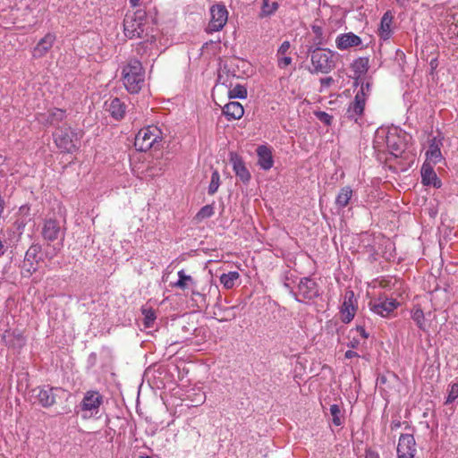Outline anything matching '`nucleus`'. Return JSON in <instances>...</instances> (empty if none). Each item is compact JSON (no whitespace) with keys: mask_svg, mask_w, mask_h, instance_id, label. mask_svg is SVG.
Instances as JSON below:
<instances>
[{"mask_svg":"<svg viewBox=\"0 0 458 458\" xmlns=\"http://www.w3.org/2000/svg\"><path fill=\"white\" fill-rule=\"evenodd\" d=\"M334 83V79L332 77H326L320 79V84L322 88H328Z\"/></svg>","mask_w":458,"mask_h":458,"instance_id":"obj_46","label":"nucleus"},{"mask_svg":"<svg viewBox=\"0 0 458 458\" xmlns=\"http://www.w3.org/2000/svg\"><path fill=\"white\" fill-rule=\"evenodd\" d=\"M411 318L420 329L425 330V316L423 310L420 308H417L412 310Z\"/></svg>","mask_w":458,"mask_h":458,"instance_id":"obj_35","label":"nucleus"},{"mask_svg":"<svg viewBox=\"0 0 458 458\" xmlns=\"http://www.w3.org/2000/svg\"><path fill=\"white\" fill-rule=\"evenodd\" d=\"M356 310L357 300L355 298L354 293L352 290H347L344 293V299L341 305V320L345 324L350 323L353 319L356 314Z\"/></svg>","mask_w":458,"mask_h":458,"instance_id":"obj_13","label":"nucleus"},{"mask_svg":"<svg viewBox=\"0 0 458 458\" xmlns=\"http://www.w3.org/2000/svg\"><path fill=\"white\" fill-rule=\"evenodd\" d=\"M386 146L390 153L395 157H400L404 150L403 142L395 135L386 137Z\"/></svg>","mask_w":458,"mask_h":458,"instance_id":"obj_28","label":"nucleus"},{"mask_svg":"<svg viewBox=\"0 0 458 458\" xmlns=\"http://www.w3.org/2000/svg\"><path fill=\"white\" fill-rule=\"evenodd\" d=\"M27 266H28L27 271L30 274H32L33 272H35L37 270V268L33 265H32V267L30 266V263H28Z\"/></svg>","mask_w":458,"mask_h":458,"instance_id":"obj_53","label":"nucleus"},{"mask_svg":"<svg viewBox=\"0 0 458 458\" xmlns=\"http://www.w3.org/2000/svg\"><path fill=\"white\" fill-rule=\"evenodd\" d=\"M214 215L213 205H206L202 207L195 216L197 221H202L206 218H209Z\"/></svg>","mask_w":458,"mask_h":458,"instance_id":"obj_36","label":"nucleus"},{"mask_svg":"<svg viewBox=\"0 0 458 458\" xmlns=\"http://www.w3.org/2000/svg\"><path fill=\"white\" fill-rule=\"evenodd\" d=\"M429 65L431 67V71L433 72L437 67V60L434 58L430 61Z\"/></svg>","mask_w":458,"mask_h":458,"instance_id":"obj_52","label":"nucleus"},{"mask_svg":"<svg viewBox=\"0 0 458 458\" xmlns=\"http://www.w3.org/2000/svg\"><path fill=\"white\" fill-rule=\"evenodd\" d=\"M66 234L65 222L63 223L55 218L45 219L42 228L41 236L47 242L59 241L57 250H60L64 245ZM56 250V248H55Z\"/></svg>","mask_w":458,"mask_h":458,"instance_id":"obj_7","label":"nucleus"},{"mask_svg":"<svg viewBox=\"0 0 458 458\" xmlns=\"http://www.w3.org/2000/svg\"><path fill=\"white\" fill-rule=\"evenodd\" d=\"M365 103L366 93H364V89L359 90L354 97V100L347 108L346 117L350 120L357 121L358 117H360L364 112Z\"/></svg>","mask_w":458,"mask_h":458,"instance_id":"obj_15","label":"nucleus"},{"mask_svg":"<svg viewBox=\"0 0 458 458\" xmlns=\"http://www.w3.org/2000/svg\"><path fill=\"white\" fill-rule=\"evenodd\" d=\"M360 83V90L364 89V93H366V97L369 94L371 89V83L369 81H363L362 80H359L358 84Z\"/></svg>","mask_w":458,"mask_h":458,"instance_id":"obj_44","label":"nucleus"},{"mask_svg":"<svg viewBox=\"0 0 458 458\" xmlns=\"http://www.w3.org/2000/svg\"><path fill=\"white\" fill-rule=\"evenodd\" d=\"M369 67V60L368 57H360L355 59L352 64L351 68L354 72L355 84L358 85L359 80L362 75L367 73Z\"/></svg>","mask_w":458,"mask_h":458,"instance_id":"obj_26","label":"nucleus"},{"mask_svg":"<svg viewBox=\"0 0 458 458\" xmlns=\"http://www.w3.org/2000/svg\"><path fill=\"white\" fill-rule=\"evenodd\" d=\"M348 347L350 348H352V349H357L360 345V341L358 339H356L355 337H353L349 343H348Z\"/></svg>","mask_w":458,"mask_h":458,"instance_id":"obj_49","label":"nucleus"},{"mask_svg":"<svg viewBox=\"0 0 458 458\" xmlns=\"http://www.w3.org/2000/svg\"><path fill=\"white\" fill-rule=\"evenodd\" d=\"M230 162L235 175L245 184L250 181V173L246 167L243 160L237 154H231Z\"/></svg>","mask_w":458,"mask_h":458,"instance_id":"obj_19","label":"nucleus"},{"mask_svg":"<svg viewBox=\"0 0 458 458\" xmlns=\"http://www.w3.org/2000/svg\"><path fill=\"white\" fill-rule=\"evenodd\" d=\"M105 109L112 118L120 121L125 116L127 106L119 98H110L105 102Z\"/></svg>","mask_w":458,"mask_h":458,"instance_id":"obj_14","label":"nucleus"},{"mask_svg":"<svg viewBox=\"0 0 458 458\" xmlns=\"http://www.w3.org/2000/svg\"><path fill=\"white\" fill-rule=\"evenodd\" d=\"M443 146V138L439 136L428 137V149L426 151L427 161L437 164L443 159L441 147Z\"/></svg>","mask_w":458,"mask_h":458,"instance_id":"obj_16","label":"nucleus"},{"mask_svg":"<svg viewBox=\"0 0 458 458\" xmlns=\"http://www.w3.org/2000/svg\"><path fill=\"white\" fill-rule=\"evenodd\" d=\"M178 277L177 282L173 284L174 287L185 290L190 285L195 284L194 279L191 276L186 275L183 269L178 271Z\"/></svg>","mask_w":458,"mask_h":458,"instance_id":"obj_30","label":"nucleus"},{"mask_svg":"<svg viewBox=\"0 0 458 458\" xmlns=\"http://www.w3.org/2000/svg\"><path fill=\"white\" fill-rule=\"evenodd\" d=\"M163 140V132L156 125L140 129L135 136L134 146L137 150L145 152L151 148L158 149Z\"/></svg>","mask_w":458,"mask_h":458,"instance_id":"obj_4","label":"nucleus"},{"mask_svg":"<svg viewBox=\"0 0 458 458\" xmlns=\"http://www.w3.org/2000/svg\"><path fill=\"white\" fill-rule=\"evenodd\" d=\"M223 114L229 121L239 120L244 114V109L239 102L232 101L223 107Z\"/></svg>","mask_w":458,"mask_h":458,"instance_id":"obj_25","label":"nucleus"},{"mask_svg":"<svg viewBox=\"0 0 458 458\" xmlns=\"http://www.w3.org/2000/svg\"><path fill=\"white\" fill-rule=\"evenodd\" d=\"M103 403V396L98 391H87L80 403L75 408L77 414L81 413L83 420H89L99 412V408Z\"/></svg>","mask_w":458,"mask_h":458,"instance_id":"obj_6","label":"nucleus"},{"mask_svg":"<svg viewBox=\"0 0 458 458\" xmlns=\"http://www.w3.org/2000/svg\"><path fill=\"white\" fill-rule=\"evenodd\" d=\"M64 390L60 387L42 386L33 390L38 403L45 408L54 405L56 402L58 393H64Z\"/></svg>","mask_w":458,"mask_h":458,"instance_id":"obj_12","label":"nucleus"},{"mask_svg":"<svg viewBox=\"0 0 458 458\" xmlns=\"http://www.w3.org/2000/svg\"><path fill=\"white\" fill-rule=\"evenodd\" d=\"M392 23H393V15L387 11L384 13L380 21V28L378 30V35L380 38L384 40H387L390 38L392 35Z\"/></svg>","mask_w":458,"mask_h":458,"instance_id":"obj_27","label":"nucleus"},{"mask_svg":"<svg viewBox=\"0 0 458 458\" xmlns=\"http://www.w3.org/2000/svg\"><path fill=\"white\" fill-rule=\"evenodd\" d=\"M456 399H458V383H454L450 385V388L448 389V395L445 403L450 404Z\"/></svg>","mask_w":458,"mask_h":458,"instance_id":"obj_40","label":"nucleus"},{"mask_svg":"<svg viewBox=\"0 0 458 458\" xmlns=\"http://www.w3.org/2000/svg\"><path fill=\"white\" fill-rule=\"evenodd\" d=\"M311 30L315 37L310 46H315V47H321V46L325 44L322 27L317 24H313L311 26Z\"/></svg>","mask_w":458,"mask_h":458,"instance_id":"obj_32","label":"nucleus"},{"mask_svg":"<svg viewBox=\"0 0 458 458\" xmlns=\"http://www.w3.org/2000/svg\"><path fill=\"white\" fill-rule=\"evenodd\" d=\"M230 98H241L244 99L247 98L248 91L246 87L241 84H237L228 92Z\"/></svg>","mask_w":458,"mask_h":458,"instance_id":"obj_33","label":"nucleus"},{"mask_svg":"<svg viewBox=\"0 0 458 458\" xmlns=\"http://www.w3.org/2000/svg\"><path fill=\"white\" fill-rule=\"evenodd\" d=\"M365 458H379L378 454L371 449L366 450Z\"/></svg>","mask_w":458,"mask_h":458,"instance_id":"obj_48","label":"nucleus"},{"mask_svg":"<svg viewBox=\"0 0 458 458\" xmlns=\"http://www.w3.org/2000/svg\"><path fill=\"white\" fill-rule=\"evenodd\" d=\"M397 458H414L417 453L416 441L412 434H401L396 448Z\"/></svg>","mask_w":458,"mask_h":458,"instance_id":"obj_11","label":"nucleus"},{"mask_svg":"<svg viewBox=\"0 0 458 458\" xmlns=\"http://www.w3.org/2000/svg\"><path fill=\"white\" fill-rule=\"evenodd\" d=\"M2 341L7 347L20 350L25 346L27 340L22 331L14 329L5 331L2 336Z\"/></svg>","mask_w":458,"mask_h":458,"instance_id":"obj_17","label":"nucleus"},{"mask_svg":"<svg viewBox=\"0 0 458 458\" xmlns=\"http://www.w3.org/2000/svg\"><path fill=\"white\" fill-rule=\"evenodd\" d=\"M55 35L54 33H47L42 38L33 49V57L41 58L46 55L48 51L52 48L54 42L55 41Z\"/></svg>","mask_w":458,"mask_h":458,"instance_id":"obj_21","label":"nucleus"},{"mask_svg":"<svg viewBox=\"0 0 458 458\" xmlns=\"http://www.w3.org/2000/svg\"><path fill=\"white\" fill-rule=\"evenodd\" d=\"M279 4L276 1L271 0H261L260 12L259 13V18H267L275 14L278 10Z\"/></svg>","mask_w":458,"mask_h":458,"instance_id":"obj_29","label":"nucleus"},{"mask_svg":"<svg viewBox=\"0 0 458 458\" xmlns=\"http://www.w3.org/2000/svg\"><path fill=\"white\" fill-rule=\"evenodd\" d=\"M344 357L346 359H352V358H355V357H359V354L356 352L352 351V350H348L345 352Z\"/></svg>","mask_w":458,"mask_h":458,"instance_id":"obj_51","label":"nucleus"},{"mask_svg":"<svg viewBox=\"0 0 458 458\" xmlns=\"http://www.w3.org/2000/svg\"><path fill=\"white\" fill-rule=\"evenodd\" d=\"M142 313L144 315V326L150 327L156 319L155 311L152 309H143Z\"/></svg>","mask_w":458,"mask_h":458,"instance_id":"obj_39","label":"nucleus"},{"mask_svg":"<svg viewBox=\"0 0 458 458\" xmlns=\"http://www.w3.org/2000/svg\"><path fill=\"white\" fill-rule=\"evenodd\" d=\"M192 294H193V295H199V296L203 297V295H201L199 293H198V292H196V291H192Z\"/></svg>","mask_w":458,"mask_h":458,"instance_id":"obj_56","label":"nucleus"},{"mask_svg":"<svg viewBox=\"0 0 458 458\" xmlns=\"http://www.w3.org/2000/svg\"><path fill=\"white\" fill-rule=\"evenodd\" d=\"M225 320H227V318H219V321H225Z\"/></svg>","mask_w":458,"mask_h":458,"instance_id":"obj_58","label":"nucleus"},{"mask_svg":"<svg viewBox=\"0 0 458 458\" xmlns=\"http://www.w3.org/2000/svg\"><path fill=\"white\" fill-rule=\"evenodd\" d=\"M354 192L350 186L341 188L335 197V205L338 210H343L353 202Z\"/></svg>","mask_w":458,"mask_h":458,"instance_id":"obj_23","label":"nucleus"},{"mask_svg":"<svg viewBox=\"0 0 458 458\" xmlns=\"http://www.w3.org/2000/svg\"><path fill=\"white\" fill-rule=\"evenodd\" d=\"M131 6L136 7L139 4L140 0H129Z\"/></svg>","mask_w":458,"mask_h":458,"instance_id":"obj_54","label":"nucleus"},{"mask_svg":"<svg viewBox=\"0 0 458 458\" xmlns=\"http://www.w3.org/2000/svg\"><path fill=\"white\" fill-rule=\"evenodd\" d=\"M360 44L361 38L352 32L340 34L335 39V45L339 50H345L352 47H358Z\"/></svg>","mask_w":458,"mask_h":458,"instance_id":"obj_22","label":"nucleus"},{"mask_svg":"<svg viewBox=\"0 0 458 458\" xmlns=\"http://www.w3.org/2000/svg\"><path fill=\"white\" fill-rule=\"evenodd\" d=\"M316 117L326 125H330L333 121V116L324 111L317 112Z\"/></svg>","mask_w":458,"mask_h":458,"instance_id":"obj_41","label":"nucleus"},{"mask_svg":"<svg viewBox=\"0 0 458 458\" xmlns=\"http://www.w3.org/2000/svg\"><path fill=\"white\" fill-rule=\"evenodd\" d=\"M430 163L431 162L427 161L421 167V182L424 185H432L433 187L438 189L441 187L442 183Z\"/></svg>","mask_w":458,"mask_h":458,"instance_id":"obj_20","label":"nucleus"},{"mask_svg":"<svg viewBox=\"0 0 458 458\" xmlns=\"http://www.w3.org/2000/svg\"><path fill=\"white\" fill-rule=\"evenodd\" d=\"M369 310L381 318H389L394 310L400 306V302L392 297H387L385 293L377 297L371 298L368 303Z\"/></svg>","mask_w":458,"mask_h":458,"instance_id":"obj_8","label":"nucleus"},{"mask_svg":"<svg viewBox=\"0 0 458 458\" xmlns=\"http://www.w3.org/2000/svg\"><path fill=\"white\" fill-rule=\"evenodd\" d=\"M211 19L207 32L212 33L221 30L227 22L228 11L225 4H215L210 8Z\"/></svg>","mask_w":458,"mask_h":458,"instance_id":"obj_10","label":"nucleus"},{"mask_svg":"<svg viewBox=\"0 0 458 458\" xmlns=\"http://www.w3.org/2000/svg\"><path fill=\"white\" fill-rule=\"evenodd\" d=\"M41 122L47 125L61 127L60 123L66 118V111L60 108H51L41 114Z\"/></svg>","mask_w":458,"mask_h":458,"instance_id":"obj_18","label":"nucleus"},{"mask_svg":"<svg viewBox=\"0 0 458 458\" xmlns=\"http://www.w3.org/2000/svg\"><path fill=\"white\" fill-rule=\"evenodd\" d=\"M258 164L263 170H269L274 165L272 150L266 145H260L257 148Z\"/></svg>","mask_w":458,"mask_h":458,"instance_id":"obj_24","label":"nucleus"},{"mask_svg":"<svg viewBox=\"0 0 458 458\" xmlns=\"http://www.w3.org/2000/svg\"><path fill=\"white\" fill-rule=\"evenodd\" d=\"M355 330L362 338L367 339L369 337V333L366 332L364 327L358 326Z\"/></svg>","mask_w":458,"mask_h":458,"instance_id":"obj_47","label":"nucleus"},{"mask_svg":"<svg viewBox=\"0 0 458 458\" xmlns=\"http://www.w3.org/2000/svg\"><path fill=\"white\" fill-rule=\"evenodd\" d=\"M240 275L237 271H230L220 276V283L225 289H232L238 281Z\"/></svg>","mask_w":458,"mask_h":458,"instance_id":"obj_31","label":"nucleus"},{"mask_svg":"<svg viewBox=\"0 0 458 458\" xmlns=\"http://www.w3.org/2000/svg\"><path fill=\"white\" fill-rule=\"evenodd\" d=\"M124 35L132 39H142L141 45L153 44L157 40L158 29L153 18L146 11L139 9L132 14L127 13L123 20Z\"/></svg>","mask_w":458,"mask_h":458,"instance_id":"obj_1","label":"nucleus"},{"mask_svg":"<svg viewBox=\"0 0 458 458\" xmlns=\"http://www.w3.org/2000/svg\"><path fill=\"white\" fill-rule=\"evenodd\" d=\"M307 54L310 56V73L327 74L335 68V52L328 48L315 47V46H308Z\"/></svg>","mask_w":458,"mask_h":458,"instance_id":"obj_2","label":"nucleus"},{"mask_svg":"<svg viewBox=\"0 0 458 458\" xmlns=\"http://www.w3.org/2000/svg\"><path fill=\"white\" fill-rule=\"evenodd\" d=\"M123 82L125 89L131 94L138 93L144 83L145 72L141 63L137 59H131L123 68Z\"/></svg>","mask_w":458,"mask_h":458,"instance_id":"obj_3","label":"nucleus"},{"mask_svg":"<svg viewBox=\"0 0 458 458\" xmlns=\"http://www.w3.org/2000/svg\"><path fill=\"white\" fill-rule=\"evenodd\" d=\"M290 47H291L290 42L289 41H284L281 44V46L279 47L278 50H277L276 57L286 55L288 51H289V49H290Z\"/></svg>","mask_w":458,"mask_h":458,"instance_id":"obj_42","label":"nucleus"},{"mask_svg":"<svg viewBox=\"0 0 458 458\" xmlns=\"http://www.w3.org/2000/svg\"><path fill=\"white\" fill-rule=\"evenodd\" d=\"M320 296V288L318 283L310 277H303L298 284L294 298L299 302H307Z\"/></svg>","mask_w":458,"mask_h":458,"instance_id":"obj_9","label":"nucleus"},{"mask_svg":"<svg viewBox=\"0 0 458 458\" xmlns=\"http://www.w3.org/2000/svg\"><path fill=\"white\" fill-rule=\"evenodd\" d=\"M292 57L288 56V55H284V56H280V57H277V65L279 68L281 69H284L285 67H287L288 65H290L292 64Z\"/></svg>","mask_w":458,"mask_h":458,"instance_id":"obj_43","label":"nucleus"},{"mask_svg":"<svg viewBox=\"0 0 458 458\" xmlns=\"http://www.w3.org/2000/svg\"><path fill=\"white\" fill-rule=\"evenodd\" d=\"M39 247L37 245L31 246L25 254V259L23 262V267H27L28 263H30V266L32 267V262L36 260V258L38 256V253L39 251Z\"/></svg>","mask_w":458,"mask_h":458,"instance_id":"obj_37","label":"nucleus"},{"mask_svg":"<svg viewBox=\"0 0 458 458\" xmlns=\"http://www.w3.org/2000/svg\"><path fill=\"white\" fill-rule=\"evenodd\" d=\"M219 185H220V175H219V173L216 170H215V171H213V173L211 174V181H210V183L208 186V194L214 195L217 191Z\"/></svg>","mask_w":458,"mask_h":458,"instance_id":"obj_38","label":"nucleus"},{"mask_svg":"<svg viewBox=\"0 0 458 458\" xmlns=\"http://www.w3.org/2000/svg\"><path fill=\"white\" fill-rule=\"evenodd\" d=\"M214 308L216 310H217L219 312L217 313L216 311H214V316H220L221 315V312H225V311H228L230 310H233L234 307H229V308H224L220 303L219 301H217Z\"/></svg>","mask_w":458,"mask_h":458,"instance_id":"obj_45","label":"nucleus"},{"mask_svg":"<svg viewBox=\"0 0 458 458\" xmlns=\"http://www.w3.org/2000/svg\"><path fill=\"white\" fill-rule=\"evenodd\" d=\"M330 415L332 417V422L335 426H341L343 424V414L338 404H332L330 406Z\"/></svg>","mask_w":458,"mask_h":458,"instance_id":"obj_34","label":"nucleus"},{"mask_svg":"<svg viewBox=\"0 0 458 458\" xmlns=\"http://www.w3.org/2000/svg\"><path fill=\"white\" fill-rule=\"evenodd\" d=\"M139 458H151V457L148 455H146V456H140Z\"/></svg>","mask_w":458,"mask_h":458,"instance_id":"obj_57","label":"nucleus"},{"mask_svg":"<svg viewBox=\"0 0 458 458\" xmlns=\"http://www.w3.org/2000/svg\"><path fill=\"white\" fill-rule=\"evenodd\" d=\"M4 253V245L3 244V242L0 240V255H3Z\"/></svg>","mask_w":458,"mask_h":458,"instance_id":"obj_55","label":"nucleus"},{"mask_svg":"<svg viewBox=\"0 0 458 458\" xmlns=\"http://www.w3.org/2000/svg\"><path fill=\"white\" fill-rule=\"evenodd\" d=\"M402 426V422L400 420H393L390 425L392 430H396Z\"/></svg>","mask_w":458,"mask_h":458,"instance_id":"obj_50","label":"nucleus"},{"mask_svg":"<svg viewBox=\"0 0 458 458\" xmlns=\"http://www.w3.org/2000/svg\"><path fill=\"white\" fill-rule=\"evenodd\" d=\"M53 137L56 147L62 152L72 153L79 148L78 142L80 138L78 133L66 123L57 127L53 133Z\"/></svg>","mask_w":458,"mask_h":458,"instance_id":"obj_5","label":"nucleus"}]
</instances>
